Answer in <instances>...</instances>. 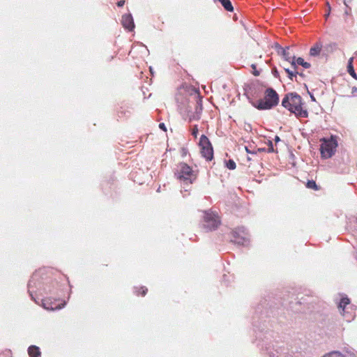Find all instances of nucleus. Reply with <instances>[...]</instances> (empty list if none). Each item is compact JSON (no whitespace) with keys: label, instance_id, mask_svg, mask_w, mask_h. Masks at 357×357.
Here are the masks:
<instances>
[{"label":"nucleus","instance_id":"nucleus-1","mask_svg":"<svg viewBox=\"0 0 357 357\" xmlns=\"http://www.w3.org/2000/svg\"><path fill=\"white\" fill-rule=\"evenodd\" d=\"M39 278L40 273L36 272L33 273L28 283V291L31 299L38 304H39V301H41L43 307L47 310H59L63 307L66 305V302H63L61 304H58L56 302H52L49 300H45L39 298L38 292H39L40 295L42 294L40 293L41 283L38 281Z\"/></svg>","mask_w":357,"mask_h":357},{"label":"nucleus","instance_id":"nucleus-2","mask_svg":"<svg viewBox=\"0 0 357 357\" xmlns=\"http://www.w3.org/2000/svg\"><path fill=\"white\" fill-rule=\"evenodd\" d=\"M302 98L296 93L287 94L282 100V105L294 113L298 118H307L308 112L303 108Z\"/></svg>","mask_w":357,"mask_h":357},{"label":"nucleus","instance_id":"nucleus-3","mask_svg":"<svg viewBox=\"0 0 357 357\" xmlns=\"http://www.w3.org/2000/svg\"><path fill=\"white\" fill-rule=\"evenodd\" d=\"M174 174L177 179L183 182L184 185L192 184L196 179L195 172L189 165L184 162L177 165Z\"/></svg>","mask_w":357,"mask_h":357},{"label":"nucleus","instance_id":"nucleus-4","mask_svg":"<svg viewBox=\"0 0 357 357\" xmlns=\"http://www.w3.org/2000/svg\"><path fill=\"white\" fill-rule=\"evenodd\" d=\"M279 102V96L272 88H268L265 91L264 100H259L255 104L259 109H270Z\"/></svg>","mask_w":357,"mask_h":357},{"label":"nucleus","instance_id":"nucleus-5","mask_svg":"<svg viewBox=\"0 0 357 357\" xmlns=\"http://www.w3.org/2000/svg\"><path fill=\"white\" fill-rule=\"evenodd\" d=\"M297 351L287 345H275L268 350L269 357H296Z\"/></svg>","mask_w":357,"mask_h":357},{"label":"nucleus","instance_id":"nucleus-6","mask_svg":"<svg viewBox=\"0 0 357 357\" xmlns=\"http://www.w3.org/2000/svg\"><path fill=\"white\" fill-rule=\"evenodd\" d=\"M337 146V142L333 136L330 139H324L320 147L321 157L324 158H331L335 154Z\"/></svg>","mask_w":357,"mask_h":357},{"label":"nucleus","instance_id":"nucleus-7","mask_svg":"<svg viewBox=\"0 0 357 357\" xmlns=\"http://www.w3.org/2000/svg\"><path fill=\"white\" fill-rule=\"evenodd\" d=\"M202 224L206 231H212L218 228L220 224V220L217 213L212 211H205Z\"/></svg>","mask_w":357,"mask_h":357},{"label":"nucleus","instance_id":"nucleus-8","mask_svg":"<svg viewBox=\"0 0 357 357\" xmlns=\"http://www.w3.org/2000/svg\"><path fill=\"white\" fill-rule=\"evenodd\" d=\"M338 309L340 314L347 321H351L355 314L352 306L350 305L349 299L345 296L342 297L338 303Z\"/></svg>","mask_w":357,"mask_h":357},{"label":"nucleus","instance_id":"nucleus-9","mask_svg":"<svg viewBox=\"0 0 357 357\" xmlns=\"http://www.w3.org/2000/svg\"><path fill=\"white\" fill-rule=\"evenodd\" d=\"M199 145L202 156L207 160H211L213 158V149L208 138L202 135L200 137Z\"/></svg>","mask_w":357,"mask_h":357},{"label":"nucleus","instance_id":"nucleus-10","mask_svg":"<svg viewBox=\"0 0 357 357\" xmlns=\"http://www.w3.org/2000/svg\"><path fill=\"white\" fill-rule=\"evenodd\" d=\"M231 241L236 244L246 246L250 242L249 235L244 227H239L234 231Z\"/></svg>","mask_w":357,"mask_h":357},{"label":"nucleus","instance_id":"nucleus-11","mask_svg":"<svg viewBox=\"0 0 357 357\" xmlns=\"http://www.w3.org/2000/svg\"><path fill=\"white\" fill-rule=\"evenodd\" d=\"M121 23L123 26L130 31L135 28L134 21L131 14H125L122 16Z\"/></svg>","mask_w":357,"mask_h":357},{"label":"nucleus","instance_id":"nucleus-12","mask_svg":"<svg viewBox=\"0 0 357 357\" xmlns=\"http://www.w3.org/2000/svg\"><path fill=\"white\" fill-rule=\"evenodd\" d=\"M202 111V105L197 102L195 105V112H189L188 114V121L191 122L192 121H197L201 118V114Z\"/></svg>","mask_w":357,"mask_h":357},{"label":"nucleus","instance_id":"nucleus-13","mask_svg":"<svg viewBox=\"0 0 357 357\" xmlns=\"http://www.w3.org/2000/svg\"><path fill=\"white\" fill-rule=\"evenodd\" d=\"M289 47L283 48L279 44H275V50H277L278 54L282 56L285 61H289L290 63L294 56H291L289 52Z\"/></svg>","mask_w":357,"mask_h":357},{"label":"nucleus","instance_id":"nucleus-14","mask_svg":"<svg viewBox=\"0 0 357 357\" xmlns=\"http://www.w3.org/2000/svg\"><path fill=\"white\" fill-rule=\"evenodd\" d=\"M290 63L292 68L297 69L298 66H301L304 68H309L311 66L310 63L305 61L304 59L301 57L296 58L295 56H293L292 60L290 61Z\"/></svg>","mask_w":357,"mask_h":357},{"label":"nucleus","instance_id":"nucleus-15","mask_svg":"<svg viewBox=\"0 0 357 357\" xmlns=\"http://www.w3.org/2000/svg\"><path fill=\"white\" fill-rule=\"evenodd\" d=\"M284 71L287 73L288 77L290 80L294 81V78L296 77L297 75H299L301 76L303 75L302 73H299L297 70V68H292L289 69L288 68H284Z\"/></svg>","mask_w":357,"mask_h":357},{"label":"nucleus","instance_id":"nucleus-16","mask_svg":"<svg viewBox=\"0 0 357 357\" xmlns=\"http://www.w3.org/2000/svg\"><path fill=\"white\" fill-rule=\"evenodd\" d=\"M322 49V44L321 43H315L310 50V55L311 56H317L319 55Z\"/></svg>","mask_w":357,"mask_h":357},{"label":"nucleus","instance_id":"nucleus-17","mask_svg":"<svg viewBox=\"0 0 357 357\" xmlns=\"http://www.w3.org/2000/svg\"><path fill=\"white\" fill-rule=\"evenodd\" d=\"M28 353L30 357H40L41 355L39 347L34 345L29 347Z\"/></svg>","mask_w":357,"mask_h":357},{"label":"nucleus","instance_id":"nucleus-18","mask_svg":"<svg viewBox=\"0 0 357 357\" xmlns=\"http://www.w3.org/2000/svg\"><path fill=\"white\" fill-rule=\"evenodd\" d=\"M224 8L227 11H233L234 8L231 5L230 0H220V1Z\"/></svg>","mask_w":357,"mask_h":357},{"label":"nucleus","instance_id":"nucleus-19","mask_svg":"<svg viewBox=\"0 0 357 357\" xmlns=\"http://www.w3.org/2000/svg\"><path fill=\"white\" fill-rule=\"evenodd\" d=\"M347 72L353 78L357 79V75L355 73L354 66H347Z\"/></svg>","mask_w":357,"mask_h":357},{"label":"nucleus","instance_id":"nucleus-20","mask_svg":"<svg viewBox=\"0 0 357 357\" xmlns=\"http://www.w3.org/2000/svg\"><path fill=\"white\" fill-rule=\"evenodd\" d=\"M226 166L229 169H231V170L236 169V163L233 160H229L226 162Z\"/></svg>","mask_w":357,"mask_h":357},{"label":"nucleus","instance_id":"nucleus-21","mask_svg":"<svg viewBox=\"0 0 357 357\" xmlns=\"http://www.w3.org/2000/svg\"><path fill=\"white\" fill-rule=\"evenodd\" d=\"M306 186H307V188H310V189H314V190L318 189L315 181H314L313 180L308 181Z\"/></svg>","mask_w":357,"mask_h":357},{"label":"nucleus","instance_id":"nucleus-22","mask_svg":"<svg viewBox=\"0 0 357 357\" xmlns=\"http://www.w3.org/2000/svg\"><path fill=\"white\" fill-rule=\"evenodd\" d=\"M197 134H198V127H197V125H195V126H193V128H192V135L195 137H197Z\"/></svg>","mask_w":357,"mask_h":357},{"label":"nucleus","instance_id":"nucleus-23","mask_svg":"<svg viewBox=\"0 0 357 357\" xmlns=\"http://www.w3.org/2000/svg\"><path fill=\"white\" fill-rule=\"evenodd\" d=\"M272 73L275 77L278 78L279 77V73L276 68H273Z\"/></svg>","mask_w":357,"mask_h":357},{"label":"nucleus","instance_id":"nucleus-24","mask_svg":"<svg viewBox=\"0 0 357 357\" xmlns=\"http://www.w3.org/2000/svg\"><path fill=\"white\" fill-rule=\"evenodd\" d=\"M140 289L142 290V295L145 296L148 291L147 288H146L145 287H142Z\"/></svg>","mask_w":357,"mask_h":357},{"label":"nucleus","instance_id":"nucleus-25","mask_svg":"<svg viewBox=\"0 0 357 357\" xmlns=\"http://www.w3.org/2000/svg\"><path fill=\"white\" fill-rule=\"evenodd\" d=\"M354 57H351L348 61L347 66H353Z\"/></svg>","mask_w":357,"mask_h":357},{"label":"nucleus","instance_id":"nucleus-26","mask_svg":"<svg viewBox=\"0 0 357 357\" xmlns=\"http://www.w3.org/2000/svg\"><path fill=\"white\" fill-rule=\"evenodd\" d=\"M159 128H160V129L163 130L164 131H166V130H167L166 127H165V123H160L159 124Z\"/></svg>","mask_w":357,"mask_h":357},{"label":"nucleus","instance_id":"nucleus-27","mask_svg":"<svg viewBox=\"0 0 357 357\" xmlns=\"http://www.w3.org/2000/svg\"><path fill=\"white\" fill-rule=\"evenodd\" d=\"M124 3H125V1L124 0H121V1H118L117 6L119 7H122L124 5Z\"/></svg>","mask_w":357,"mask_h":357},{"label":"nucleus","instance_id":"nucleus-28","mask_svg":"<svg viewBox=\"0 0 357 357\" xmlns=\"http://www.w3.org/2000/svg\"><path fill=\"white\" fill-rule=\"evenodd\" d=\"M327 6H328V12L327 13H326V17H328L330 15V10H331V6L328 3V2H327Z\"/></svg>","mask_w":357,"mask_h":357},{"label":"nucleus","instance_id":"nucleus-29","mask_svg":"<svg viewBox=\"0 0 357 357\" xmlns=\"http://www.w3.org/2000/svg\"><path fill=\"white\" fill-rule=\"evenodd\" d=\"M269 144H270V146H270V148H269L268 151H269V152H272V151H273V148L272 142L269 141Z\"/></svg>","mask_w":357,"mask_h":357},{"label":"nucleus","instance_id":"nucleus-30","mask_svg":"<svg viewBox=\"0 0 357 357\" xmlns=\"http://www.w3.org/2000/svg\"><path fill=\"white\" fill-rule=\"evenodd\" d=\"M356 91H357V88H356V87H355V86H354V87H353V88H352V93H355V92H356Z\"/></svg>","mask_w":357,"mask_h":357},{"label":"nucleus","instance_id":"nucleus-31","mask_svg":"<svg viewBox=\"0 0 357 357\" xmlns=\"http://www.w3.org/2000/svg\"><path fill=\"white\" fill-rule=\"evenodd\" d=\"M280 140V137L278 136H275V141L277 142H279Z\"/></svg>","mask_w":357,"mask_h":357},{"label":"nucleus","instance_id":"nucleus-32","mask_svg":"<svg viewBox=\"0 0 357 357\" xmlns=\"http://www.w3.org/2000/svg\"><path fill=\"white\" fill-rule=\"evenodd\" d=\"M331 47H333V48H335V49H336V48H337V44H335V43H333V44H331Z\"/></svg>","mask_w":357,"mask_h":357},{"label":"nucleus","instance_id":"nucleus-33","mask_svg":"<svg viewBox=\"0 0 357 357\" xmlns=\"http://www.w3.org/2000/svg\"><path fill=\"white\" fill-rule=\"evenodd\" d=\"M253 74L255 75V76H258L259 75V73L258 71H255L253 73Z\"/></svg>","mask_w":357,"mask_h":357},{"label":"nucleus","instance_id":"nucleus-34","mask_svg":"<svg viewBox=\"0 0 357 357\" xmlns=\"http://www.w3.org/2000/svg\"><path fill=\"white\" fill-rule=\"evenodd\" d=\"M344 1V5H346L347 6V1H349L350 0H343Z\"/></svg>","mask_w":357,"mask_h":357},{"label":"nucleus","instance_id":"nucleus-35","mask_svg":"<svg viewBox=\"0 0 357 357\" xmlns=\"http://www.w3.org/2000/svg\"><path fill=\"white\" fill-rule=\"evenodd\" d=\"M245 149L248 153H252L247 147H245Z\"/></svg>","mask_w":357,"mask_h":357},{"label":"nucleus","instance_id":"nucleus-36","mask_svg":"<svg viewBox=\"0 0 357 357\" xmlns=\"http://www.w3.org/2000/svg\"><path fill=\"white\" fill-rule=\"evenodd\" d=\"M252 68L253 69H255V68H256V65H255V64H252Z\"/></svg>","mask_w":357,"mask_h":357},{"label":"nucleus","instance_id":"nucleus-37","mask_svg":"<svg viewBox=\"0 0 357 357\" xmlns=\"http://www.w3.org/2000/svg\"><path fill=\"white\" fill-rule=\"evenodd\" d=\"M311 99H312V100H314V101L315 100V98H314V97L313 96H311Z\"/></svg>","mask_w":357,"mask_h":357},{"label":"nucleus","instance_id":"nucleus-38","mask_svg":"<svg viewBox=\"0 0 357 357\" xmlns=\"http://www.w3.org/2000/svg\"><path fill=\"white\" fill-rule=\"evenodd\" d=\"M137 289V288H135V294L138 295L139 294H138Z\"/></svg>","mask_w":357,"mask_h":357},{"label":"nucleus","instance_id":"nucleus-39","mask_svg":"<svg viewBox=\"0 0 357 357\" xmlns=\"http://www.w3.org/2000/svg\"><path fill=\"white\" fill-rule=\"evenodd\" d=\"M133 48L130 51V54L132 53V51Z\"/></svg>","mask_w":357,"mask_h":357},{"label":"nucleus","instance_id":"nucleus-40","mask_svg":"<svg viewBox=\"0 0 357 357\" xmlns=\"http://www.w3.org/2000/svg\"><path fill=\"white\" fill-rule=\"evenodd\" d=\"M219 1H220V0H218Z\"/></svg>","mask_w":357,"mask_h":357},{"label":"nucleus","instance_id":"nucleus-41","mask_svg":"<svg viewBox=\"0 0 357 357\" xmlns=\"http://www.w3.org/2000/svg\"><path fill=\"white\" fill-rule=\"evenodd\" d=\"M356 54H357V52H356Z\"/></svg>","mask_w":357,"mask_h":357}]
</instances>
